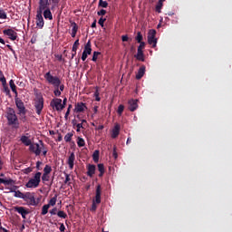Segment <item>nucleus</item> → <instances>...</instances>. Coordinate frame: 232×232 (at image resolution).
<instances>
[{
    "label": "nucleus",
    "mask_w": 232,
    "mask_h": 232,
    "mask_svg": "<svg viewBox=\"0 0 232 232\" xmlns=\"http://www.w3.org/2000/svg\"><path fill=\"white\" fill-rule=\"evenodd\" d=\"M40 144H42L41 153H43L44 157H46V155H48V147L44 145L43 140H40Z\"/></svg>",
    "instance_id": "obj_26"
},
{
    "label": "nucleus",
    "mask_w": 232,
    "mask_h": 232,
    "mask_svg": "<svg viewBox=\"0 0 232 232\" xmlns=\"http://www.w3.org/2000/svg\"><path fill=\"white\" fill-rule=\"evenodd\" d=\"M20 140H21V142H22L23 144H24V146H29V148H30V146L33 144V143H32V140H30V138H28V137L25 136V135L22 136L21 139H20Z\"/></svg>",
    "instance_id": "obj_23"
},
{
    "label": "nucleus",
    "mask_w": 232,
    "mask_h": 232,
    "mask_svg": "<svg viewBox=\"0 0 232 232\" xmlns=\"http://www.w3.org/2000/svg\"><path fill=\"white\" fill-rule=\"evenodd\" d=\"M44 19H49V21L53 20V15L52 14V11L50 9H46L44 11Z\"/></svg>",
    "instance_id": "obj_24"
},
{
    "label": "nucleus",
    "mask_w": 232,
    "mask_h": 232,
    "mask_svg": "<svg viewBox=\"0 0 232 232\" xmlns=\"http://www.w3.org/2000/svg\"><path fill=\"white\" fill-rule=\"evenodd\" d=\"M67 164L70 169H73V166H75V153L72 152L67 159Z\"/></svg>",
    "instance_id": "obj_18"
},
{
    "label": "nucleus",
    "mask_w": 232,
    "mask_h": 232,
    "mask_svg": "<svg viewBox=\"0 0 232 232\" xmlns=\"http://www.w3.org/2000/svg\"><path fill=\"white\" fill-rule=\"evenodd\" d=\"M36 26H38V28H44V18H43V13L36 14Z\"/></svg>",
    "instance_id": "obj_16"
},
{
    "label": "nucleus",
    "mask_w": 232,
    "mask_h": 232,
    "mask_svg": "<svg viewBox=\"0 0 232 232\" xmlns=\"http://www.w3.org/2000/svg\"><path fill=\"white\" fill-rule=\"evenodd\" d=\"M79 39H77L75 42H74V44H73V45H72V52H77V48H79Z\"/></svg>",
    "instance_id": "obj_44"
},
{
    "label": "nucleus",
    "mask_w": 232,
    "mask_h": 232,
    "mask_svg": "<svg viewBox=\"0 0 232 232\" xmlns=\"http://www.w3.org/2000/svg\"><path fill=\"white\" fill-rule=\"evenodd\" d=\"M97 14L98 15H106V10L101 9L100 11H98Z\"/></svg>",
    "instance_id": "obj_57"
},
{
    "label": "nucleus",
    "mask_w": 232,
    "mask_h": 232,
    "mask_svg": "<svg viewBox=\"0 0 232 232\" xmlns=\"http://www.w3.org/2000/svg\"><path fill=\"white\" fill-rule=\"evenodd\" d=\"M55 97H61V92L59 89H55L54 92H53Z\"/></svg>",
    "instance_id": "obj_56"
},
{
    "label": "nucleus",
    "mask_w": 232,
    "mask_h": 232,
    "mask_svg": "<svg viewBox=\"0 0 232 232\" xmlns=\"http://www.w3.org/2000/svg\"><path fill=\"white\" fill-rule=\"evenodd\" d=\"M120 133H121V125H119V123H116L111 131V139H117Z\"/></svg>",
    "instance_id": "obj_19"
},
{
    "label": "nucleus",
    "mask_w": 232,
    "mask_h": 232,
    "mask_svg": "<svg viewBox=\"0 0 232 232\" xmlns=\"http://www.w3.org/2000/svg\"><path fill=\"white\" fill-rule=\"evenodd\" d=\"M99 55H101V53H99V52H97V51H95V52L93 53V55H92V61H93V63H96V62H97V57H99Z\"/></svg>",
    "instance_id": "obj_47"
},
{
    "label": "nucleus",
    "mask_w": 232,
    "mask_h": 232,
    "mask_svg": "<svg viewBox=\"0 0 232 232\" xmlns=\"http://www.w3.org/2000/svg\"><path fill=\"white\" fill-rule=\"evenodd\" d=\"M43 148L42 143H33L30 147H29V151H31V153H34V155L36 157H39V155H41V150Z\"/></svg>",
    "instance_id": "obj_9"
},
{
    "label": "nucleus",
    "mask_w": 232,
    "mask_h": 232,
    "mask_svg": "<svg viewBox=\"0 0 232 232\" xmlns=\"http://www.w3.org/2000/svg\"><path fill=\"white\" fill-rule=\"evenodd\" d=\"M14 197H15L16 198H24V193L21 192L20 190H16L14 192Z\"/></svg>",
    "instance_id": "obj_37"
},
{
    "label": "nucleus",
    "mask_w": 232,
    "mask_h": 232,
    "mask_svg": "<svg viewBox=\"0 0 232 232\" xmlns=\"http://www.w3.org/2000/svg\"><path fill=\"white\" fill-rule=\"evenodd\" d=\"M91 211H97V203L95 201H92Z\"/></svg>",
    "instance_id": "obj_53"
},
{
    "label": "nucleus",
    "mask_w": 232,
    "mask_h": 232,
    "mask_svg": "<svg viewBox=\"0 0 232 232\" xmlns=\"http://www.w3.org/2000/svg\"><path fill=\"white\" fill-rule=\"evenodd\" d=\"M52 173V167L50 165H45L44 168V174L50 175Z\"/></svg>",
    "instance_id": "obj_34"
},
{
    "label": "nucleus",
    "mask_w": 232,
    "mask_h": 232,
    "mask_svg": "<svg viewBox=\"0 0 232 232\" xmlns=\"http://www.w3.org/2000/svg\"><path fill=\"white\" fill-rule=\"evenodd\" d=\"M66 230V227H64V224L60 223V231L64 232Z\"/></svg>",
    "instance_id": "obj_60"
},
{
    "label": "nucleus",
    "mask_w": 232,
    "mask_h": 232,
    "mask_svg": "<svg viewBox=\"0 0 232 232\" xmlns=\"http://www.w3.org/2000/svg\"><path fill=\"white\" fill-rule=\"evenodd\" d=\"M95 101H97V102H99V101H101V97H99V92H95Z\"/></svg>",
    "instance_id": "obj_64"
},
{
    "label": "nucleus",
    "mask_w": 232,
    "mask_h": 232,
    "mask_svg": "<svg viewBox=\"0 0 232 232\" xmlns=\"http://www.w3.org/2000/svg\"><path fill=\"white\" fill-rule=\"evenodd\" d=\"M0 19H8L6 11H5V9H3V8H0Z\"/></svg>",
    "instance_id": "obj_35"
},
{
    "label": "nucleus",
    "mask_w": 232,
    "mask_h": 232,
    "mask_svg": "<svg viewBox=\"0 0 232 232\" xmlns=\"http://www.w3.org/2000/svg\"><path fill=\"white\" fill-rule=\"evenodd\" d=\"M149 44H152V48H157V38H148Z\"/></svg>",
    "instance_id": "obj_32"
},
{
    "label": "nucleus",
    "mask_w": 232,
    "mask_h": 232,
    "mask_svg": "<svg viewBox=\"0 0 232 232\" xmlns=\"http://www.w3.org/2000/svg\"><path fill=\"white\" fill-rule=\"evenodd\" d=\"M99 155L100 152L99 150H94L93 154H92V160H94V162H99Z\"/></svg>",
    "instance_id": "obj_38"
},
{
    "label": "nucleus",
    "mask_w": 232,
    "mask_h": 232,
    "mask_svg": "<svg viewBox=\"0 0 232 232\" xmlns=\"http://www.w3.org/2000/svg\"><path fill=\"white\" fill-rule=\"evenodd\" d=\"M44 77L48 84H52V86H54V88L57 89L60 88V92H64V84H61V79L57 76L52 75V72H47Z\"/></svg>",
    "instance_id": "obj_2"
},
{
    "label": "nucleus",
    "mask_w": 232,
    "mask_h": 232,
    "mask_svg": "<svg viewBox=\"0 0 232 232\" xmlns=\"http://www.w3.org/2000/svg\"><path fill=\"white\" fill-rule=\"evenodd\" d=\"M5 118L8 126H12L14 130H19V118L17 117V114H15V110H14V108H6Z\"/></svg>",
    "instance_id": "obj_1"
},
{
    "label": "nucleus",
    "mask_w": 232,
    "mask_h": 232,
    "mask_svg": "<svg viewBox=\"0 0 232 232\" xmlns=\"http://www.w3.org/2000/svg\"><path fill=\"white\" fill-rule=\"evenodd\" d=\"M98 171H100L99 177L104 176V172H105L104 164L102 163L98 164Z\"/></svg>",
    "instance_id": "obj_28"
},
{
    "label": "nucleus",
    "mask_w": 232,
    "mask_h": 232,
    "mask_svg": "<svg viewBox=\"0 0 232 232\" xmlns=\"http://www.w3.org/2000/svg\"><path fill=\"white\" fill-rule=\"evenodd\" d=\"M88 55H92V41L89 40L84 46L82 54V61H86L88 59Z\"/></svg>",
    "instance_id": "obj_6"
},
{
    "label": "nucleus",
    "mask_w": 232,
    "mask_h": 232,
    "mask_svg": "<svg viewBox=\"0 0 232 232\" xmlns=\"http://www.w3.org/2000/svg\"><path fill=\"white\" fill-rule=\"evenodd\" d=\"M57 217H59V218H68V215L63 210L57 212Z\"/></svg>",
    "instance_id": "obj_36"
},
{
    "label": "nucleus",
    "mask_w": 232,
    "mask_h": 232,
    "mask_svg": "<svg viewBox=\"0 0 232 232\" xmlns=\"http://www.w3.org/2000/svg\"><path fill=\"white\" fill-rule=\"evenodd\" d=\"M19 188V187L14 185L12 188H9L10 193H15V191H17V189Z\"/></svg>",
    "instance_id": "obj_51"
},
{
    "label": "nucleus",
    "mask_w": 232,
    "mask_h": 232,
    "mask_svg": "<svg viewBox=\"0 0 232 232\" xmlns=\"http://www.w3.org/2000/svg\"><path fill=\"white\" fill-rule=\"evenodd\" d=\"M66 102H68V99L64 98L62 103V110L66 108Z\"/></svg>",
    "instance_id": "obj_55"
},
{
    "label": "nucleus",
    "mask_w": 232,
    "mask_h": 232,
    "mask_svg": "<svg viewBox=\"0 0 232 232\" xmlns=\"http://www.w3.org/2000/svg\"><path fill=\"white\" fill-rule=\"evenodd\" d=\"M62 102V99L54 98L51 101L50 106L52 108H55L56 111H63Z\"/></svg>",
    "instance_id": "obj_11"
},
{
    "label": "nucleus",
    "mask_w": 232,
    "mask_h": 232,
    "mask_svg": "<svg viewBox=\"0 0 232 232\" xmlns=\"http://www.w3.org/2000/svg\"><path fill=\"white\" fill-rule=\"evenodd\" d=\"M14 211H16V213H19V215H21L24 219H26V215L30 214V211L24 207H16L14 208Z\"/></svg>",
    "instance_id": "obj_13"
},
{
    "label": "nucleus",
    "mask_w": 232,
    "mask_h": 232,
    "mask_svg": "<svg viewBox=\"0 0 232 232\" xmlns=\"http://www.w3.org/2000/svg\"><path fill=\"white\" fill-rule=\"evenodd\" d=\"M95 169H96L95 165L89 164L87 166V175H88V177H93V175H95Z\"/></svg>",
    "instance_id": "obj_21"
},
{
    "label": "nucleus",
    "mask_w": 232,
    "mask_h": 232,
    "mask_svg": "<svg viewBox=\"0 0 232 232\" xmlns=\"http://www.w3.org/2000/svg\"><path fill=\"white\" fill-rule=\"evenodd\" d=\"M106 21V18H102L101 17L98 21V24H100V26H104V22Z\"/></svg>",
    "instance_id": "obj_52"
},
{
    "label": "nucleus",
    "mask_w": 232,
    "mask_h": 232,
    "mask_svg": "<svg viewBox=\"0 0 232 232\" xmlns=\"http://www.w3.org/2000/svg\"><path fill=\"white\" fill-rule=\"evenodd\" d=\"M42 180L43 182H48L50 180V174H43Z\"/></svg>",
    "instance_id": "obj_45"
},
{
    "label": "nucleus",
    "mask_w": 232,
    "mask_h": 232,
    "mask_svg": "<svg viewBox=\"0 0 232 232\" xmlns=\"http://www.w3.org/2000/svg\"><path fill=\"white\" fill-rule=\"evenodd\" d=\"M145 46V43H140L138 47V53L134 56L138 61H141V63H144V52L142 50H144Z\"/></svg>",
    "instance_id": "obj_8"
},
{
    "label": "nucleus",
    "mask_w": 232,
    "mask_h": 232,
    "mask_svg": "<svg viewBox=\"0 0 232 232\" xmlns=\"http://www.w3.org/2000/svg\"><path fill=\"white\" fill-rule=\"evenodd\" d=\"M122 111H124V105L121 104L118 107L117 112H118V114L122 115Z\"/></svg>",
    "instance_id": "obj_49"
},
{
    "label": "nucleus",
    "mask_w": 232,
    "mask_h": 232,
    "mask_svg": "<svg viewBox=\"0 0 232 232\" xmlns=\"http://www.w3.org/2000/svg\"><path fill=\"white\" fill-rule=\"evenodd\" d=\"M34 108L37 115H41V111H43V108H44V99H43V97H39L35 100Z\"/></svg>",
    "instance_id": "obj_7"
},
{
    "label": "nucleus",
    "mask_w": 232,
    "mask_h": 232,
    "mask_svg": "<svg viewBox=\"0 0 232 232\" xmlns=\"http://www.w3.org/2000/svg\"><path fill=\"white\" fill-rule=\"evenodd\" d=\"M50 2L48 0H39L38 14H43L44 10L50 9Z\"/></svg>",
    "instance_id": "obj_10"
},
{
    "label": "nucleus",
    "mask_w": 232,
    "mask_h": 232,
    "mask_svg": "<svg viewBox=\"0 0 232 232\" xmlns=\"http://www.w3.org/2000/svg\"><path fill=\"white\" fill-rule=\"evenodd\" d=\"M15 181L14 179H5L0 178V185L5 184V186H10L12 184H14Z\"/></svg>",
    "instance_id": "obj_25"
},
{
    "label": "nucleus",
    "mask_w": 232,
    "mask_h": 232,
    "mask_svg": "<svg viewBox=\"0 0 232 232\" xmlns=\"http://www.w3.org/2000/svg\"><path fill=\"white\" fill-rule=\"evenodd\" d=\"M112 157L117 160L119 159V154L117 153V147H113V151H112Z\"/></svg>",
    "instance_id": "obj_46"
},
{
    "label": "nucleus",
    "mask_w": 232,
    "mask_h": 232,
    "mask_svg": "<svg viewBox=\"0 0 232 232\" xmlns=\"http://www.w3.org/2000/svg\"><path fill=\"white\" fill-rule=\"evenodd\" d=\"M139 100H129L128 104H129V110L130 111H135L137 108H139Z\"/></svg>",
    "instance_id": "obj_17"
},
{
    "label": "nucleus",
    "mask_w": 232,
    "mask_h": 232,
    "mask_svg": "<svg viewBox=\"0 0 232 232\" xmlns=\"http://www.w3.org/2000/svg\"><path fill=\"white\" fill-rule=\"evenodd\" d=\"M157 35V31L155 29H150L148 34V38H155Z\"/></svg>",
    "instance_id": "obj_39"
},
{
    "label": "nucleus",
    "mask_w": 232,
    "mask_h": 232,
    "mask_svg": "<svg viewBox=\"0 0 232 232\" xmlns=\"http://www.w3.org/2000/svg\"><path fill=\"white\" fill-rule=\"evenodd\" d=\"M70 23H71V26L72 28L71 35H72V37H75V35H77V32L79 30V25H77V23H75V22L70 21Z\"/></svg>",
    "instance_id": "obj_20"
},
{
    "label": "nucleus",
    "mask_w": 232,
    "mask_h": 232,
    "mask_svg": "<svg viewBox=\"0 0 232 232\" xmlns=\"http://www.w3.org/2000/svg\"><path fill=\"white\" fill-rule=\"evenodd\" d=\"M14 102H15V106L18 110L17 115H19L20 121H22V122H26V121H27L26 113H27L28 110H26V107L24 106V102H23V100H21L19 98H15Z\"/></svg>",
    "instance_id": "obj_3"
},
{
    "label": "nucleus",
    "mask_w": 232,
    "mask_h": 232,
    "mask_svg": "<svg viewBox=\"0 0 232 232\" xmlns=\"http://www.w3.org/2000/svg\"><path fill=\"white\" fill-rule=\"evenodd\" d=\"M57 213H59L57 212V208H53V209L50 210L51 215H57Z\"/></svg>",
    "instance_id": "obj_58"
},
{
    "label": "nucleus",
    "mask_w": 232,
    "mask_h": 232,
    "mask_svg": "<svg viewBox=\"0 0 232 232\" xmlns=\"http://www.w3.org/2000/svg\"><path fill=\"white\" fill-rule=\"evenodd\" d=\"M4 35H7L11 41L17 40V33L14 29H5L3 31Z\"/></svg>",
    "instance_id": "obj_12"
},
{
    "label": "nucleus",
    "mask_w": 232,
    "mask_h": 232,
    "mask_svg": "<svg viewBox=\"0 0 232 232\" xmlns=\"http://www.w3.org/2000/svg\"><path fill=\"white\" fill-rule=\"evenodd\" d=\"M70 180H71L70 174H65L64 184H68V182H70Z\"/></svg>",
    "instance_id": "obj_59"
},
{
    "label": "nucleus",
    "mask_w": 232,
    "mask_h": 232,
    "mask_svg": "<svg viewBox=\"0 0 232 232\" xmlns=\"http://www.w3.org/2000/svg\"><path fill=\"white\" fill-rule=\"evenodd\" d=\"M85 110H88V107H86V103L84 102H77L75 104L74 111L76 113H82Z\"/></svg>",
    "instance_id": "obj_15"
},
{
    "label": "nucleus",
    "mask_w": 232,
    "mask_h": 232,
    "mask_svg": "<svg viewBox=\"0 0 232 232\" xmlns=\"http://www.w3.org/2000/svg\"><path fill=\"white\" fill-rule=\"evenodd\" d=\"M99 6L102 8H108V2L104 0H99Z\"/></svg>",
    "instance_id": "obj_42"
},
{
    "label": "nucleus",
    "mask_w": 232,
    "mask_h": 232,
    "mask_svg": "<svg viewBox=\"0 0 232 232\" xmlns=\"http://www.w3.org/2000/svg\"><path fill=\"white\" fill-rule=\"evenodd\" d=\"M144 73H146V66L142 65L140 67L138 73L136 74V79L140 81L141 77H144Z\"/></svg>",
    "instance_id": "obj_22"
},
{
    "label": "nucleus",
    "mask_w": 232,
    "mask_h": 232,
    "mask_svg": "<svg viewBox=\"0 0 232 232\" xmlns=\"http://www.w3.org/2000/svg\"><path fill=\"white\" fill-rule=\"evenodd\" d=\"M10 88L14 93L17 96V86H15V83L14 82V80H10L9 82Z\"/></svg>",
    "instance_id": "obj_29"
},
{
    "label": "nucleus",
    "mask_w": 232,
    "mask_h": 232,
    "mask_svg": "<svg viewBox=\"0 0 232 232\" xmlns=\"http://www.w3.org/2000/svg\"><path fill=\"white\" fill-rule=\"evenodd\" d=\"M24 173L25 175H28L29 173H32V168L28 167V168L24 169Z\"/></svg>",
    "instance_id": "obj_54"
},
{
    "label": "nucleus",
    "mask_w": 232,
    "mask_h": 232,
    "mask_svg": "<svg viewBox=\"0 0 232 232\" xmlns=\"http://www.w3.org/2000/svg\"><path fill=\"white\" fill-rule=\"evenodd\" d=\"M102 188L101 187V185H97L96 192H95V198L92 201L95 202L96 204H101V195H102Z\"/></svg>",
    "instance_id": "obj_14"
},
{
    "label": "nucleus",
    "mask_w": 232,
    "mask_h": 232,
    "mask_svg": "<svg viewBox=\"0 0 232 232\" xmlns=\"http://www.w3.org/2000/svg\"><path fill=\"white\" fill-rule=\"evenodd\" d=\"M4 88V92L5 93H6V95H10V88H8V85L5 83V85H2Z\"/></svg>",
    "instance_id": "obj_48"
},
{
    "label": "nucleus",
    "mask_w": 232,
    "mask_h": 232,
    "mask_svg": "<svg viewBox=\"0 0 232 232\" xmlns=\"http://www.w3.org/2000/svg\"><path fill=\"white\" fill-rule=\"evenodd\" d=\"M48 209H50V205H48V204L44 205L43 208H42L41 215H43V216L47 215L48 214Z\"/></svg>",
    "instance_id": "obj_31"
},
{
    "label": "nucleus",
    "mask_w": 232,
    "mask_h": 232,
    "mask_svg": "<svg viewBox=\"0 0 232 232\" xmlns=\"http://www.w3.org/2000/svg\"><path fill=\"white\" fill-rule=\"evenodd\" d=\"M43 174L41 172H36L33 179H30L29 181L25 184L26 188H39V184H41V176Z\"/></svg>",
    "instance_id": "obj_5"
},
{
    "label": "nucleus",
    "mask_w": 232,
    "mask_h": 232,
    "mask_svg": "<svg viewBox=\"0 0 232 232\" xmlns=\"http://www.w3.org/2000/svg\"><path fill=\"white\" fill-rule=\"evenodd\" d=\"M24 202H26L27 206H39L41 202L40 198L35 199V192H25L24 195Z\"/></svg>",
    "instance_id": "obj_4"
},
{
    "label": "nucleus",
    "mask_w": 232,
    "mask_h": 232,
    "mask_svg": "<svg viewBox=\"0 0 232 232\" xmlns=\"http://www.w3.org/2000/svg\"><path fill=\"white\" fill-rule=\"evenodd\" d=\"M162 6H164V5L160 2H158V4L156 5V12H158V14H160L162 12Z\"/></svg>",
    "instance_id": "obj_41"
},
{
    "label": "nucleus",
    "mask_w": 232,
    "mask_h": 232,
    "mask_svg": "<svg viewBox=\"0 0 232 232\" xmlns=\"http://www.w3.org/2000/svg\"><path fill=\"white\" fill-rule=\"evenodd\" d=\"M129 39H130V38L128 37V35H122V36H121V41H122L123 43L128 42Z\"/></svg>",
    "instance_id": "obj_62"
},
{
    "label": "nucleus",
    "mask_w": 232,
    "mask_h": 232,
    "mask_svg": "<svg viewBox=\"0 0 232 232\" xmlns=\"http://www.w3.org/2000/svg\"><path fill=\"white\" fill-rule=\"evenodd\" d=\"M77 144H78V148H84V146H86V141H84V139L78 137Z\"/></svg>",
    "instance_id": "obj_30"
},
{
    "label": "nucleus",
    "mask_w": 232,
    "mask_h": 232,
    "mask_svg": "<svg viewBox=\"0 0 232 232\" xmlns=\"http://www.w3.org/2000/svg\"><path fill=\"white\" fill-rule=\"evenodd\" d=\"M6 47L8 48V50H10V52H12V53L14 57H17V54L15 53V50H14V48H12V45L6 44Z\"/></svg>",
    "instance_id": "obj_50"
},
{
    "label": "nucleus",
    "mask_w": 232,
    "mask_h": 232,
    "mask_svg": "<svg viewBox=\"0 0 232 232\" xmlns=\"http://www.w3.org/2000/svg\"><path fill=\"white\" fill-rule=\"evenodd\" d=\"M142 39H143L142 34H140V32H138L137 36H136L137 43H139L140 44V43H144V42H142Z\"/></svg>",
    "instance_id": "obj_43"
},
{
    "label": "nucleus",
    "mask_w": 232,
    "mask_h": 232,
    "mask_svg": "<svg viewBox=\"0 0 232 232\" xmlns=\"http://www.w3.org/2000/svg\"><path fill=\"white\" fill-rule=\"evenodd\" d=\"M72 126L73 127H75L76 126V131L79 133V131H81V128H82V130H84V126L82 125V124H81V123H77V121H75V120L74 121H72Z\"/></svg>",
    "instance_id": "obj_27"
},
{
    "label": "nucleus",
    "mask_w": 232,
    "mask_h": 232,
    "mask_svg": "<svg viewBox=\"0 0 232 232\" xmlns=\"http://www.w3.org/2000/svg\"><path fill=\"white\" fill-rule=\"evenodd\" d=\"M72 137H73V132H68V133L64 136V140H65V142H72Z\"/></svg>",
    "instance_id": "obj_33"
},
{
    "label": "nucleus",
    "mask_w": 232,
    "mask_h": 232,
    "mask_svg": "<svg viewBox=\"0 0 232 232\" xmlns=\"http://www.w3.org/2000/svg\"><path fill=\"white\" fill-rule=\"evenodd\" d=\"M0 82H2V86H5L6 84V78L5 76L0 78Z\"/></svg>",
    "instance_id": "obj_61"
},
{
    "label": "nucleus",
    "mask_w": 232,
    "mask_h": 232,
    "mask_svg": "<svg viewBox=\"0 0 232 232\" xmlns=\"http://www.w3.org/2000/svg\"><path fill=\"white\" fill-rule=\"evenodd\" d=\"M80 124H82V126L86 127V124H88V121H86V120H81V123Z\"/></svg>",
    "instance_id": "obj_63"
},
{
    "label": "nucleus",
    "mask_w": 232,
    "mask_h": 232,
    "mask_svg": "<svg viewBox=\"0 0 232 232\" xmlns=\"http://www.w3.org/2000/svg\"><path fill=\"white\" fill-rule=\"evenodd\" d=\"M56 202H57V195H55L53 198L50 199L49 204H47V206H49V208L50 206H55Z\"/></svg>",
    "instance_id": "obj_40"
}]
</instances>
